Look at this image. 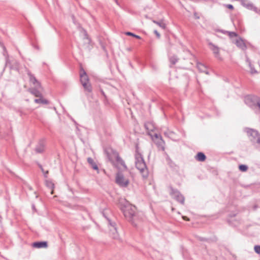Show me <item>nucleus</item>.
I'll return each mask as SVG.
<instances>
[{
    "mask_svg": "<svg viewBox=\"0 0 260 260\" xmlns=\"http://www.w3.org/2000/svg\"><path fill=\"white\" fill-rule=\"evenodd\" d=\"M119 206L125 218L136 226L135 221L137 218L136 214V208L125 200H122L119 202Z\"/></svg>",
    "mask_w": 260,
    "mask_h": 260,
    "instance_id": "1",
    "label": "nucleus"
},
{
    "mask_svg": "<svg viewBox=\"0 0 260 260\" xmlns=\"http://www.w3.org/2000/svg\"><path fill=\"white\" fill-rule=\"evenodd\" d=\"M135 159L136 168L140 171L143 178H147L148 176V170L142 155L137 152L135 154Z\"/></svg>",
    "mask_w": 260,
    "mask_h": 260,
    "instance_id": "2",
    "label": "nucleus"
},
{
    "mask_svg": "<svg viewBox=\"0 0 260 260\" xmlns=\"http://www.w3.org/2000/svg\"><path fill=\"white\" fill-rule=\"evenodd\" d=\"M244 101L256 113L260 114V98L254 95H248L245 97Z\"/></svg>",
    "mask_w": 260,
    "mask_h": 260,
    "instance_id": "3",
    "label": "nucleus"
},
{
    "mask_svg": "<svg viewBox=\"0 0 260 260\" xmlns=\"http://www.w3.org/2000/svg\"><path fill=\"white\" fill-rule=\"evenodd\" d=\"M169 188L170 189V194L177 202L183 205L185 200L184 196L178 189H175L172 186H170Z\"/></svg>",
    "mask_w": 260,
    "mask_h": 260,
    "instance_id": "4",
    "label": "nucleus"
},
{
    "mask_svg": "<svg viewBox=\"0 0 260 260\" xmlns=\"http://www.w3.org/2000/svg\"><path fill=\"white\" fill-rule=\"evenodd\" d=\"M105 217L106 218L108 221V223L109 225L110 235L111 237L114 239H118L119 238V235L117 232L116 222L107 217Z\"/></svg>",
    "mask_w": 260,
    "mask_h": 260,
    "instance_id": "5",
    "label": "nucleus"
},
{
    "mask_svg": "<svg viewBox=\"0 0 260 260\" xmlns=\"http://www.w3.org/2000/svg\"><path fill=\"white\" fill-rule=\"evenodd\" d=\"M116 183L121 187H125L129 184V180L124 178L123 175L118 172L116 174Z\"/></svg>",
    "mask_w": 260,
    "mask_h": 260,
    "instance_id": "6",
    "label": "nucleus"
},
{
    "mask_svg": "<svg viewBox=\"0 0 260 260\" xmlns=\"http://www.w3.org/2000/svg\"><path fill=\"white\" fill-rule=\"evenodd\" d=\"M43 90V88L41 86V84H40V86H38V85H35L34 87H31L28 89V91L35 95L36 97L38 98H42V91Z\"/></svg>",
    "mask_w": 260,
    "mask_h": 260,
    "instance_id": "7",
    "label": "nucleus"
},
{
    "mask_svg": "<svg viewBox=\"0 0 260 260\" xmlns=\"http://www.w3.org/2000/svg\"><path fill=\"white\" fill-rule=\"evenodd\" d=\"M247 133L248 135L253 138V139L251 140V141H254L256 140V143L260 144V135L257 131L249 128Z\"/></svg>",
    "mask_w": 260,
    "mask_h": 260,
    "instance_id": "8",
    "label": "nucleus"
},
{
    "mask_svg": "<svg viewBox=\"0 0 260 260\" xmlns=\"http://www.w3.org/2000/svg\"><path fill=\"white\" fill-rule=\"evenodd\" d=\"M113 155L115 156L116 158V161L117 163L118 166H121L123 167L124 170H127V167L124 161V160L120 157L119 154L116 151H113ZM119 169H120L119 167H117Z\"/></svg>",
    "mask_w": 260,
    "mask_h": 260,
    "instance_id": "9",
    "label": "nucleus"
},
{
    "mask_svg": "<svg viewBox=\"0 0 260 260\" xmlns=\"http://www.w3.org/2000/svg\"><path fill=\"white\" fill-rule=\"evenodd\" d=\"M241 5L247 9L257 12V8L248 0H241Z\"/></svg>",
    "mask_w": 260,
    "mask_h": 260,
    "instance_id": "10",
    "label": "nucleus"
},
{
    "mask_svg": "<svg viewBox=\"0 0 260 260\" xmlns=\"http://www.w3.org/2000/svg\"><path fill=\"white\" fill-rule=\"evenodd\" d=\"M208 46H209L210 49L212 51L215 57L220 59L221 57L219 55V48L211 42L208 43Z\"/></svg>",
    "mask_w": 260,
    "mask_h": 260,
    "instance_id": "11",
    "label": "nucleus"
},
{
    "mask_svg": "<svg viewBox=\"0 0 260 260\" xmlns=\"http://www.w3.org/2000/svg\"><path fill=\"white\" fill-rule=\"evenodd\" d=\"M26 72L27 75L29 77V82H31L34 86L38 85V86H39L41 83L39 81L37 80V79L36 78L34 75L32 74L28 69H26Z\"/></svg>",
    "mask_w": 260,
    "mask_h": 260,
    "instance_id": "12",
    "label": "nucleus"
},
{
    "mask_svg": "<svg viewBox=\"0 0 260 260\" xmlns=\"http://www.w3.org/2000/svg\"><path fill=\"white\" fill-rule=\"evenodd\" d=\"M45 144L43 140H41L39 142L38 144L35 148V151L38 153H41L44 152L45 150Z\"/></svg>",
    "mask_w": 260,
    "mask_h": 260,
    "instance_id": "13",
    "label": "nucleus"
},
{
    "mask_svg": "<svg viewBox=\"0 0 260 260\" xmlns=\"http://www.w3.org/2000/svg\"><path fill=\"white\" fill-rule=\"evenodd\" d=\"M80 81L82 84L84 83H88L89 79L88 77L85 72V71L82 69L81 72L80 73Z\"/></svg>",
    "mask_w": 260,
    "mask_h": 260,
    "instance_id": "14",
    "label": "nucleus"
},
{
    "mask_svg": "<svg viewBox=\"0 0 260 260\" xmlns=\"http://www.w3.org/2000/svg\"><path fill=\"white\" fill-rule=\"evenodd\" d=\"M32 246L37 248H46L48 243L46 241H39L32 243Z\"/></svg>",
    "mask_w": 260,
    "mask_h": 260,
    "instance_id": "15",
    "label": "nucleus"
},
{
    "mask_svg": "<svg viewBox=\"0 0 260 260\" xmlns=\"http://www.w3.org/2000/svg\"><path fill=\"white\" fill-rule=\"evenodd\" d=\"M197 67L200 72H203L207 75H209V73L207 68L204 64L200 62H198L197 64Z\"/></svg>",
    "mask_w": 260,
    "mask_h": 260,
    "instance_id": "16",
    "label": "nucleus"
},
{
    "mask_svg": "<svg viewBox=\"0 0 260 260\" xmlns=\"http://www.w3.org/2000/svg\"><path fill=\"white\" fill-rule=\"evenodd\" d=\"M237 46L243 50H246L247 48L246 45L244 43V41L241 39L239 38L237 39L235 42Z\"/></svg>",
    "mask_w": 260,
    "mask_h": 260,
    "instance_id": "17",
    "label": "nucleus"
},
{
    "mask_svg": "<svg viewBox=\"0 0 260 260\" xmlns=\"http://www.w3.org/2000/svg\"><path fill=\"white\" fill-rule=\"evenodd\" d=\"M144 126L148 133L153 132L155 128L153 123L151 122H146Z\"/></svg>",
    "mask_w": 260,
    "mask_h": 260,
    "instance_id": "18",
    "label": "nucleus"
},
{
    "mask_svg": "<svg viewBox=\"0 0 260 260\" xmlns=\"http://www.w3.org/2000/svg\"><path fill=\"white\" fill-rule=\"evenodd\" d=\"M156 145L159 150L164 151L165 150V142L162 139L161 137H160V140H159L156 143Z\"/></svg>",
    "mask_w": 260,
    "mask_h": 260,
    "instance_id": "19",
    "label": "nucleus"
},
{
    "mask_svg": "<svg viewBox=\"0 0 260 260\" xmlns=\"http://www.w3.org/2000/svg\"><path fill=\"white\" fill-rule=\"evenodd\" d=\"M196 160L200 161H204L206 158L205 154L203 152H198L195 156Z\"/></svg>",
    "mask_w": 260,
    "mask_h": 260,
    "instance_id": "20",
    "label": "nucleus"
},
{
    "mask_svg": "<svg viewBox=\"0 0 260 260\" xmlns=\"http://www.w3.org/2000/svg\"><path fill=\"white\" fill-rule=\"evenodd\" d=\"M87 161H88V164L90 165V166H91V167L93 170H98V167L92 158L88 157L87 158Z\"/></svg>",
    "mask_w": 260,
    "mask_h": 260,
    "instance_id": "21",
    "label": "nucleus"
},
{
    "mask_svg": "<svg viewBox=\"0 0 260 260\" xmlns=\"http://www.w3.org/2000/svg\"><path fill=\"white\" fill-rule=\"evenodd\" d=\"M45 184L47 187L51 189V193L53 194V188L54 187V184L51 180H46L45 181Z\"/></svg>",
    "mask_w": 260,
    "mask_h": 260,
    "instance_id": "22",
    "label": "nucleus"
},
{
    "mask_svg": "<svg viewBox=\"0 0 260 260\" xmlns=\"http://www.w3.org/2000/svg\"><path fill=\"white\" fill-rule=\"evenodd\" d=\"M34 102L37 104H42L47 105L49 103V101L45 99H43L42 98H39V99H36L34 100Z\"/></svg>",
    "mask_w": 260,
    "mask_h": 260,
    "instance_id": "23",
    "label": "nucleus"
},
{
    "mask_svg": "<svg viewBox=\"0 0 260 260\" xmlns=\"http://www.w3.org/2000/svg\"><path fill=\"white\" fill-rule=\"evenodd\" d=\"M152 22L164 29H165L166 27V25L164 22V21L162 20H161L159 21L153 20Z\"/></svg>",
    "mask_w": 260,
    "mask_h": 260,
    "instance_id": "24",
    "label": "nucleus"
},
{
    "mask_svg": "<svg viewBox=\"0 0 260 260\" xmlns=\"http://www.w3.org/2000/svg\"><path fill=\"white\" fill-rule=\"evenodd\" d=\"M179 58L176 55H173L169 57V61L172 65L175 64L178 61Z\"/></svg>",
    "mask_w": 260,
    "mask_h": 260,
    "instance_id": "25",
    "label": "nucleus"
},
{
    "mask_svg": "<svg viewBox=\"0 0 260 260\" xmlns=\"http://www.w3.org/2000/svg\"><path fill=\"white\" fill-rule=\"evenodd\" d=\"M85 90L88 91V92H90L92 91V87L90 84L88 83H84L82 84Z\"/></svg>",
    "mask_w": 260,
    "mask_h": 260,
    "instance_id": "26",
    "label": "nucleus"
},
{
    "mask_svg": "<svg viewBox=\"0 0 260 260\" xmlns=\"http://www.w3.org/2000/svg\"><path fill=\"white\" fill-rule=\"evenodd\" d=\"M239 169L242 172H246L248 170V167L245 165H240Z\"/></svg>",
    "mask_w": 260,
    "mask_h": 260,
    "instance_id": "27",
    "label": "nucleus"
},
{
    "mask_svg": "<svg viewBox=\"0 0 260 260\" xmlns=\"http://www.w3.org/2000/svg\"><path fill=\"white\" fill-rule=\"evenodd\" d=\"M125 34L127 36H132L133 37H135L137 39H141V37L140 36H138V35H135L131 32H129V31H127V32H126L125 33Z\"/></svg>",
    "mask_w": 260,
    "mask_h": 260,
    "instance_id": "28",
    "label": "nucleus"
},
{
    "mask_svg": "<svg viewBox=\"0 0 260 260\" xmlns=\"http://www.w3.org/2000/svg\"><path fill=\"white\" fill-rule=\"evenodd\" d=\"M225 32L228 34L230 38L236 37H237V36H238V34L236 32H234V31H225Z\"/></svg>",
    "mask_w": 260,
    "mask_h": 260,
    "instance_id": "29",
    "label": "nucleus"
},
{
    "mask_svg": "<svg viewBox=\"0 0 260 260\" xmlns=\"http://www.w3.org/2000/svg\"><path fill=\"white\" fill-rule=\"evenodd\" d=\"M254 250L256 253L260 254V245H255Z\"/></svg>",
    "mask_w": 260,
    "mask_h": 260,
    "instance_id": "30",
    "label": "nucleus"
},
{
    "mask_svg": "<svg viewBox=\"0 0 260 260\" xmlns=\"http://www.w3.org/2000/svg\"><path fill=\"white\" fill-rule=\"evenodd\" d=\"M250 68V72L252 74H255L257 73V71L254 69V68L252 67V66H251Z\"/></svg>",
    "mask_w": 260,
    "mask_h": 260,
    "instance_id": "31",
    "label": "nucleus"
},
{
    "mask_svg": "<svg viewBox=\"0 0 260 260\" xmlns=\"http://www.w3.org/2000/svg\"><path fill=\"white\" fill-rule=\"evenodd\" d=\"M154 33L155 34V35L156 36V37L158 38H160V35L159 33L156 30H154Z\"/></svg>",
    "mask_w": 260,
    "mask_h": 260,
    "instance_id": "32",
    "label": "nucleus"
},
{
    "mask_svg": "<svg viewBox=\"0 0 260 260\" xmlns=\"http://www.w3.org/2000/svg\"><path fill=\"white\" fill-rule=\"evenodd\" d=\"M227 8H229V9H231V10H233L234 9V7L231 4H229V5H227L226 6Z\"/></svg>",
    "mask_w": 260,
    "mask_h": 260,
    "instance_id": "33",
    "label": "nucleus"
},
{
    "mask_svg": "<svg viewBox=\"0 0 260 260\" xmlns=\"http://www.w3.org/2000/svg\"><path fill=\"white\" fill-rule=\"evenodd\" d=\"M246 62L248 63L249 67H251V66L252 64H251L250 59L248 57L246 58Z\"/></svg>",
    "mask_w": 260,
    "mask_h": 260,
    "instance_id": "34",
    "label": "nucleus"
},
{
    "mask_svg": "<svg viewBox=\"0 0 260 260\" xmlns=\"http://www.w3.org/2000/svg\"><path fill=\"white\" fill-rule=\"evenodd\" d=\"M84 34V38L88 39V35L86 31L85 30H83Z\"/></svg>",
    "mask_w": 260,
    "mask_h": 260,
    "instance_id": "35",
    "label": "nucleus"
},
{
    "mask_svg": "<svg viewBox=\"0 0 260 260\" xmlns=\"http://www.w3.org/2000/svg\"><path fill=\"white\" fill-rule=\"evenodd\" d=\"M43 173H44V177L45 178H47V174H48L49 171H44V172H43Z\"/></svg>",
    "mask_w": 260,
    "mask_h": 260,
    "instance_id": "36",
    "label": "nucleus"
},
{
    "mask_svg": "<svg viewBox=\"0 0 260 260\" xmlns=\"http://www.w3.org/2000/svg\"><path fill=\"white\" fill-rule=\"evenodd\" d=\"M39 167L41 169L42 172H44L45 171H44V169L43 168L42 166L41 165H39Z\"/></svg>",
    "mask_w": 260,
    "mask_h": 260,
    "instance_id": "37",
    "label": "nucleus"
},
{
    "mask_svg": "<svg viewBox=\"0 0 260 260\" xmlns=\"http://www.w3.org/2000/svg\"><path fill=\"white\" fill-rule=\"evenodd\" d=\"M183 219L184 220H186V221H189V218L188 217H186V216L183 217Z\"/></svg>",
    "mask_w": 260,
    "mask_h": 260,
    "instance_id": "38",
    "label": "nucleus"
},
{
    "mask_svg": "<svg viewBox=\"0 0 260 260\" xmlns=\"http://www.w3.org/2000/svg\"><path fill=\"white\" fill-rule=\"evenodd\" d=\"M154 137H155L156 138H159V135H158V134H154Z\"/></svg>",
    "mask_w": 260,
    "mask_h": 260,
    "instance_id": "39",
    "label": "nucleus"
},
{
    "mask_svg": "<svg viewBox=\"0 0 260 260\" xmlns=\"http://www.w3.org/2000/svg\"><path fill=\"white\" fill-rule=\"evenodd\" d=\"M200 240L201 241H205L206 240V239L205 238H200Z\"/></svg>",
    "mask_w": 260,
    "mask_h": 260,
    "instance_id": "40",
    "label": "nucleus"
},
{
    "mask_svg": "<svg viewBox=\"0 0 260 260\" xmlns=\"http://www.w3.org/2000/svg\"><path fill=\"white\" fill-rule=\"evenodd\" d=\"M101 92H102V94H103L105 97H106L105 93V92H104L103 90H102V91H101Z\"/></svg>",
    "mask_w": 260,
    "mask_h": 260,
    "instance_id": "41",
    "label": "nucleus"
},
{
    "mask_svg": "<svg viewBox=\"0 0 260 260\" xmlns=\"http://www.w3.org/2000/svg\"><path fill=\"white\" fill-rule=\"evenodd\" d=\"M32 208L33 209V210H36L35 206L34 205H32Z\"/></svg>",
    "mask_w": 260,
    "mask_h": 260,
    "instance_id": "42",
    "label": "nucleus"
},
{
    "mask_svg": "<svg viewBox=\"0 0 260 260\" xmlns=\"http://www.w3.org/2000/svg\"><path fill=\"white\" fill-rule=\"evenodd\" d=\"M115 3L117 4V5H119L118 2L117 0H115Z\"/></svg>",
    "mask_w": 260,
    "mask_h": 260,
    "instance_id": "43",
    "label": "nucleus"
},
{
    "mask_svg": "<svg viewBox=\"0 0 260 260\" xmlns=\"http://www.w3.org/2000/svg\"><path fill=\"white\" fill-rule=\"evenodd\" d=\"M2 219V217L0 216V221H1Z\"/></svg>",
    "mask_w": 260,
    "mask_h": 260,
    "instance_id": "44",
    "label": "nucleus"
},
{
    "mask_svg": "<svg viewBox=\"0 0 260 260\" xmlns=\"http://www.w3.org/2000/svg\"><path fill=\"white\" fill-rule=\"evenodd\" d=\"M109 160H110V161H111V162H113V161L110 158H109Z\"/></svg>",
    "mask_w": 260,
    "mask_h": 260,
    "instance_id": "45",
    "label": "nucleus"
},
{
    "mask_svg": "<svg viewBox=\"0 0 260 260\" xmlns=\"http://www.w3.org/2000/svg\"><path fill=\"white\" fill-rule=\"evenodd\" d=\"M222 33H224V34H226V33L225 32H225H224V31H222Z\"/></svg>",
    "mask_w": 260,
    "mask_h": 260,
    "instance_id": "46",
    "label": "nucleus"
}]
</instances>
